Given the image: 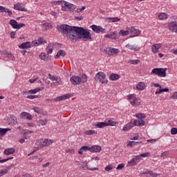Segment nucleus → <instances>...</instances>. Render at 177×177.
Segmentation results:
<instances>
[{"label":"nucleus","mask_w":177,"mask_h":177,"mask_svg":"<svg viewBox=\"0 0 177 177\" xmlns=\"http://www.w3.org/2000/svg\"><path fill=\"white\" fill-rule=\"evenodd\" d=\"M58 31L65 35L68 39L77 41L83 39V41H89L92 39V35L86 29L81 27L71 26L68 25H61L58 28Z\"/></svg>","instance_id":"obj_1"},{"label":"nucleus","mask_w":177,"mask_h":177,"mask_svg":"<svg viewBox=\"0 0 177 177\" xmlns=\"http://www.w3.org/2000/svg\"><path fill=\"white\" fill-rule=\"evenodd\" d=\"M55 3L57 5H61L62 10L63 12H75L77 9V6L66 1H58Z\"/></svg>","instance_id":"obj_2"},{"label":"nucleus","mask_w":177,"mask_h":177,"mask_svg":"<svg viewBox=\"0 0 177 177\" xmlns=\"http://www.w3.org/2000/svg\"><path fill=\"white\" fill-rule=\"evenodd\" d=\"M55 141L50 138H41L36 141L37 146H39L40 149H44V147H49L52 146Z\"/></svg>","instance_id":"obj_3"},{"label":"nucleus","mask_w":177,"mask_h":177,"mask_svg":"<svg viewBox=\"0 0 177 177\" xmlns=\"http://www.w3.org/2000/svg\"><path fill=\"white\" fill-rule=\"evenodd\" d=\"M151 74L152 75H157L161 78H165V77H167V68H155L151 71Z\"/></svg>","instance_id":"obj_4"},{"label":"nucleus","mask_w":177,"mask_h":177,"mask_svg":"<svg viewBox=\"0 0 177 177\" xmlns=\"http://www.w3.org/2000/svg\"><path fill=\"white\" fill-rule=\"evenodd\" d=\"M127 100H129L130 104L134 106H140V103H142V100L140 98L136 97L135 94L128 95Z\"/></svg>","instance_id":"obj_5"},{"label":"nucleus","mask_w":177,"mask_h":177,"mask_svg":"<svg viewBox=\"0 0 177 177\" xmlns=\"http://www.w3.org/2000/svg\"><path fill=\"white\" fill-rule=\"evenodd\" d=\"M95 80L97 82H101V84H107L109 80L106 78V74L103 72H98L95 77Z\"/></svg>","instance_id":"obj_6"},{"label":"nucleus","mask_w":177,"mask_h":177,"mask_svg":"<svg viewBox=\"0 0 177 177\" xmlns=\"http://www.w3.org/2000/svg\"><path fill=\"white\" fill-rule=\"evenodd\" d=\"M106 55L109 56H117L120 53V50L111 47H106L104 49Z\"/></svg>","instance_id":"obj_7"},{"label":"nucleus","mask_w":177,"mask_h":177,"mask_svg":"<svg viewBox=\"0 0 177 177\" xmlns=\"http://www.w3.org/2000/svg\"><path fill=\"white\" fill-rule=\"evenodd\" d=\"M127 30H129V32L130 34V38H133L135 37H138V35H140V30L138 29H136L133 26L127 27Z\"/></svg>","instance_id":"obj_8"},{"label":"nucleus","mask_w":177,"mask_h":177,"mask_svg":"<svg viewBox=\"0 0 177 177\" xmlns=\"http://www.w3.org/2000/svg\"><path fill=\"white\" fill-rule=\"evenodd\" d=\"M90 28H91V30H93V31H94L96 34H99L100 32L106 34V31H107L106 28H103L102 26L97 25H91Z\"/></svg>","instance_id":"obj_9"},{"label":"nucleus","mask_w":177,"mask_h":177,"mask_svg":"<svg viewBox=\"0 0 177 177\" xmlns=\"http://www.w3.org/2000/svg\"><path fill=\"white\" fill-rule=\"evenodd\" d=\"M82 81V79L80 76H72L70 78V82L73 84V85H80Z\"/></svg>","instance_id":"obj_10"},{"label":"nucleus","mask_w":177,"mask_h":177,"mask_svg":"<svg viewBox=\"0 0 177 177\" xmlns=\"http://www.w3.org/2000/svg\"><path fill=\"white\" fill-rule=\"evenodd\" d=\"M73 95L71 93L65 94L59 97H57L54 99V102H62V100H67L72 97Z\"/></svg>","instance_id":"obj_11"},{"label":"nucleus","mask_w":177,"mask_h":177,"mask_svg":"<svg viewBox=\"0 0 177 177\" xmlns=\"http://www.w3.org/2000/svg\"><path fill=\"white\" fill-rule=\"evenodd\" d=\"M19 117L21 120H28V121L32 120V115L30 114L28 112L21 113Z\"/></svg>","instance_id":"obj_12"},{"label":"nucleus","mask_w":177,"mask_h":177,"mask_svg":"<svg viewBox=\"0 0 177 177\" xmlns=\"http://www.w3.org/2000/svg\"><path fill=\"white\" fill-rule=\"evenodd\" d=\"M140 160H142V158H139L138 156H134L129 162H128L129 167H133V165H136Z\"/></svg>","instance_id":"obj_13"},{"label":"nucleus","mask_w":177,"mask_h":177,"mask_svg":"<svg viewBox=\"0 0 177 177\" xmlns=\"http://www.w3.org/2000/svg\"><path fill=\"white\" fill-rule=\"evenodd\" d=\"M46 44V40L43 37H39L37 40H35L31 43V46H37V45H42Z\"/></svg>","instance_id":"obj_14"},{"label":"nucleus","mask_w":177,"mask_h":177,"mask_svg":"<svg viewBox=\"0 0 177 177\" xmlns=\"http://www.w3.org/2000/svg\"><path fill=\"white\" fill-rule=\"evenodd\" d=\"M39 59H41V60H44V62H50L52 59V56L49 55V54H47V53H41L39 55Z\"/></svg>","instance_id":"obj_15"},{"label":"nucleus","mask_w":177,"mask_h":177,"mask_svg":"<svg viewBox=\"0 0 177 177\" xmlns=\"http://www.w3.org/2000/svg\"><path fill=\"white\" fill-rule=\"evenodd\" d=\"M113 118H106L105 120V124L106 127H115L118 125V122L113 121Z\"/></svg>","instance_id":"obj_16"},{"label":"nucleus","mask_w":177,"mask_h":177,"mask_svg":"<svg viewBox=\"0 0 177 177\" xmlns=\"http://www.w3.org/2000/svg\"><path fill=\"white\" fill-rule=\"evenodd\" d=\"M162 48V44H155L151 46V52L153 53H158L160 48Z\"/></svg>","instance_id":"obj_17"},{"label":"nucleus","mask_w":177,"mask_h":177,"mask_svg":"<svg viewBox=\"0 0 177 177\" xmlns=\"http://www.w3.org/2000/svg\"><path fill=\"white\" fill-rule=\"evenodd\" d=\"M81 167L84 171H86L87 169L88 171H99V168L97 167H94V168L88 167V162L86 161L83 162L82 164L81 165Z\"/></svg>","instance_id":"obj_18"},{"label":"nucleus","mask_w":177,"mask_h":177,"mask_svg":"<svg viewBox=\"0 0 177 177\" xmlns=\"http://www.w3.org/2000/svg\"><path fill=\"white\" fill-rule=\"evenodd\" d=\"M169 30L171 31V32H176L177 34V23L175 21L170 22L168 24Z\"/></svg>","instance_id":"obj_19"},{"label":"nucleus","mask_w":177,"mask_h":177,"mask_svg":"<svg viewBox=\"0 0 177 177\" xmlns=\"http://www.w3.org/2000/svg\"><path fill=\"white\" fill-rule=\"evenodd\" d=\"M14 9L15 10H19L20 12H28V10L27 8L23 7L21 3H17L15 5H14Z\"/></svg>","instance_id":"obj_20"},{"label":"nucleus","mask_w":177,"mask_h":177,"mask_svg":"<svg viewBox=\"0 0 177 177\" xmlns=\"http://www.w3.org/2000/svg\"><path fill=\"white\" fill-rule=\"evenodd\" d=\"M125 48H127V49H129V50H134V52H138V50H140V48L138 47V46L131 44V43H128L125 46Z\"/></svg>","instance_id":"obj_21"},{"label":"nucleus","mask_w":177,"mask_h":177,"mask_svg":"<svg viewBox=\"0 0 177 177\" xmlns=\"http://www.w3.org/2000/svg\"><path fill=\"white\" fill-rule=\"evenodd\" d=\"M102 151V147L100 145H93L90 147V153H100Z\"/></svg>","instance_id":"obj_22"},{"label":"nucleus","mask_w":177,"mask_h":177,"mask_svg":"<svg viewBox=\"0 0 177 177\" xmlns=\"http://www.w3.org/2000/svg\"><path fill=\"white\" fill-rule=\"evenodd\" d=\"M145 121L142 118H138L133 122L134 127H143L145 126Z\"/></svg>","instance_id":"obj_23"},{"label":"nucleus","mask_w":177,"mask_h":177,"mask_svg":"<svg viewBox=\"0 0 177 177\" xmlns=\"http://www.w3.org/2000/svg\"><path fill=\"white\" fill-rule=\"evenodd\" d=\"M134 127L133 122L131 121L123 127L122 130L124 131V132H127V131H130V129H132Z\"/></svg>","instance_id":"obj_24"},{"label":"nucleus","mask_w":177,"mask_h":177,"mask_svg":"<svg viewBox=\"0 0 177 177\" xmlns=\"http://www.w3.org/2000/svg\"><path fill=\"white\" fill-rule=\"evenodd\" d=\"M136 89L137 91H145L146 89V84L145 82H140L136 84Z\"/></svg>","instance_id":"obj_25"},{"label":"nucleus","mask_w":177,"mask_h":177,"mask_svg":"<svg viewBox=\"0 0 177 177\" xmlns=\"http://www.w3.org/2000/svg\"><path fill=\"white\" fill-rule=\"evenodd\" d=\"M31 42L27 41L25 43H22L21 45L19 46V49H28V48H31Z\"/></svg>","instance_id":"obj_26"},{"label":"nucleus","mask_w":177,"mask_h":177,"mask_svg":"<svg viewBox=\"0 0 177 177\" xmlns=\"http://www.w3.org/2000/svg\"><path fill=\"white\" fill-rule=\"evenodd\" d=\"M9 131H10V129L9 128H6V129L0 128V140H2V138H3V136H5V135L6 134V132H9Z\"/></svg>","instance_id":"obj_27"},{"label":"nucleus","mask_w":177,"mask_h":177,"mask_svg":"<svg viewBox=\"0 0 177 177\" xmlns=\"http://www.w3.org/2000/svg\"><path fill=\"white\" fill-rule=\"evenodd\" d=\"M53 46L54 45L52 43L48 44L47 48L46 49V52L48 55L52 54V53L53 52Z\"/></svg>","instance_id":"obj_28"},{"label":"nucleus","mask_w":177,"mask_h":177,"mask_svg":"<svg viewBox=\"0 0 177 177\" xmlns=\"http://www.w3.org/2000/svg\"><path fill=\"white\" fill-rule=\"evenodd\" d=\"M41 89L39 88H36L32 90L27 91H24L23 93H29V95H35L37 92H40Z\"/></svg>","instance_id":"obj_29"},{"label":"nucleus","mask_w":177,"mask_h":177,"mask_svg":"<svg viewBox=\"0 0 177 177\" xmlns=\"http://www.w3.org/2000/svg\"><path fill=\"white\" fill-rule=\"evenodd\" d=\"M119 35L121 37H127V35H129V29H128V27L126 28V30H120L119 32Z\"/></svg>","instance_id":"obj_30"},{"label":"nucleus","mask_w":177,"mask_h":177,"mask_svg":"<svg viewBox=\"0 0 177 177\" xmlns=\"http://www.w3.org/2000/svg\"><path fill=\"white\" fill-rule=\"evenodd\" d=\"M84 151H90V147L88 146L82 147L78 151V154L82 155Z\"/></svg>","instance_id":"obj_31"},{"label":"nucleus","mask_w":177,"mask_h":177,"mask_svg":"<svg viewBox=\"0 0 177 177\" xmlns=\"http://www.w3.org/2000/svg\"><path fill=\"white\" fill-rule=\"evenodd\" d=\"M60 56H62V57H64V56H66V51L63 50H59L57 52V55L55 56V59H59Z\"/></svg>","instance_id":"obj_32"},{"label":"nucleus","mask_w":177,"mask_h":177,"mask_svg":"<svg viewBox=\"0 0 177 177\" xmlns=\"http://www.w3.org/2000/svg\"><path fill=\"white\" fill-rule=\"evenodd\" d=\"M105 38H111V39H118V35L117 34V32H114L113 34L106 35Z\"/></svg>","instance_id":"obj_33"},{"label":"nucleus","mask_w":177,"mask_h":177,"mask_svg":"<svg viewBox=\"0 0 177 177\" xmlns=\"http://www.w3.org/2000/svg\"><path fill=\"white\" fill-rule=\"evenodd\" d=\"M109 80H111V81H117V80H120V75L112 73L109 76Z\"/></svg>","instance_id":"obj_34"},{"label":"nucleus","mask_w":177,"mask_h":177,"mask_svg":"<svg viewBox=\"0 0 177 177\" xmlns=\"http://www.w3.org/2000/svg\"><path fill=\"white\" fill-rule=\"evenodd\" d=\"M142 144V141L140 142H135V141H130L129 144L127 145V147H132V146H138V145Z\"/></svg>","instance_id":"obj_35"},{"label":"nucleus","mask_w":177,"mask_h":177,"mask_svg":"<svg viewBox=\"0 0 177 177\" xmlns=\"http://www.w3.org/2000/svg\"><path fill=\"white\" fill-rule=\"evenodd\" d=\"M95 127L97 128H105V127H107L106 124V122H97L95 124Z\"/></svg>","instance_id":"obj_36"},{"label":"nucleus","mask_w":177,"mask_h":177,"mask_svg":"<svg viewBox=\"0 0 177 177\" xmlns=\"http://www.w3.org/2000/svg\"><path fill=\"white\" fill-rule=\"evenodd\" d=\"M158 19L160 20H165V19H168V15H167V13H165V12H162V13L159 14Z\"/></svg>","instance_id":"obj_37"},{"label":"nucleus","mask_w":177,"mask_h":177,"mask_svg":"<svg viewBox=\"0 0 177 177\" xmlns=\"http://www.w3.org/2000/svg\"><path fill=\"white\" fill-rule=\"evenodd\" d=\"M169 88H162V87L159 88V90L155 92V95H161L162 92H169Z\"/></svg>","instance_id":"obj_38"},{"label":"nucleus","mask_w":177,"mask_h":177,"mask_svg":"<svg viewBox=\"0 0 177 177\" xmlns=\"http://www.w3.org/2000/svg\"><path fill=\"white\" fill-rule=\"evenodd\" d=\"M37 124H38L39 127H44V126H45L46 124H48V120H46L45 118L41 119L37 122Z\"/></svg>","instance_id":"obj_39"},{"label":"nucleus","mask_w":177,"mask_h":177,"mask_svg":"<svg viewBox=\"0 0 177 177\" xmlns=\"http://www.w3.org/2000/svg\"><path fill=\"white\" fill-rule=\"evenodd\" d=\"M108 20L110 23H118V21H120V20H121V19L115 17H109V18H108Z\"/></svg>","instance_id":"obj_40"},{"label":"nucleus","mask_w":177,"mask_h":177,"mask_svg":"<svg viewBox=\"0 0 177 177\" xmlns=\"http://www.w3.org/2000/svg\"><path fill=\"white\" fill-rule=\"evenodd\" d=\"M4 153L6 156H9V154H14L15 149L14 148H9L4 151Z\"/></svg>","instance_id":"obj_41"},{"label":"nucleus","mask_w":177,"mask_h":177,"mask_svg":"<svg viewBox=\"0 0 177 177\" xmlns=\"http://www.w3.org/2000/svg\"><path fill=\"white\" fill-rule=\"evenodd\" d=\"M42 27L46 30V31H48V30H51L52 24L49 23H44L42 24Z\"/></svg>","instance_id":"obj_42"},{"label":"nucleus","mask_w":177,"mask_h":177,"mask_svg":"<svg viewBox=\"0 0 177 177\" xmlns=\"http://www.w3.org/2000/svg\"><path fill=\"white\" fill-rule=\"evenodd\" d=\"M9 167H6L5 169H2L0 171V177L1 176H4V175H6L8 174V172H9Z\"/></svg>","instance_id":"obj_43"},{"label":"nucleus","mask_w":177,"mask_h":177,"mask_svg":"<svg viewBox=\"0 0 177 177\" xmlns=\"http://www.w3.org/2000/svg\"><path fill=\"white\" fill-rule=\"evenodd\" d=\"M18 22L15 19H11L9 21V24L12 26V28H17Z\"/></svg>","instance_id":"obj_44"},{"label":"nucleus","mask_w":177,"mask_h":177,"mask_svg":"<svg viewBox=\"0 0 177 177\" xmlns=\"http://www.w3.org/2000/svg\"><path fill=\"white\" fill-rule=\"evenodd\" d=\"M53 86H57V85H62V78L60 77H58V80H55V82H52L51 83Z\"/></svg>","instance_id":"obj_45"},{"label":"nucleus","mask_w":177,"mask_h":177,"mask_svg":"<svg viewBox=\"0 0 177 177\" xmlns=\"http://www.w3.org/2000/svg\"><path fill=\"white\" fill-rule=\"evenodd\" d=\"M30 133H34V131L30 130L26 131L24 133V138L30 139V136H28V135H30Z\"/></svg>","instance_id":"obj_46"},{"label":"nucleus","mask_w":177,"mask_h":177,"mask_svg":"<svg viewBox=\"0 0 177 177\" xmlns=\"http://www.w3.org/2000/svg\"><path fill=\"white\" fill-rule=\"evenodd\" d=\"M48 78L50 81H57L59 80V76L52 75L50 73L48 74Z\"/></svg>","instance_id":"obj_47"},{"label":"nucleus","mask_w":177,"mask_h":177,"mask_svg":"<svg viewBox=\"0 0 177 177\" xmlns=\"http://www.w3.org/2000/svg\"><path fill=\"white\" fill-rule=\"evenodd\" d=\"M95 133H97V131H96L95 130H87V131H84V134L88 135V136L93 135Z\"/></svg>","instance_id":"obj_48"},{"label":"nucleus","mask_w":177,"mask_h":177,"mask_svg":"<svg viewBox=\"0 0 177 177\" xmlns=\"http://www.w3.org/2000/svg\"><path fill=\"white\" fill-rule=\"evenodd\" d=\"M151 153L150 152H147V153H141L140 155H138V156L139 157V158H142V157L143 158H145L146 157H150Z\"/></svg>","instance_id":"obj_49"},{"label":"nucleus","mask_w":177,"mask_h":177,"mask_svg":"<svg viewBox=\"0 0 177 177\" xmlns=\"http://www.w3.org/2000/svg\"><path fill=\"white\" fill-rule=\"evenodd\" d=\"M6 56L8 59H10V60H12V62H15V55H13V54L7 53L6 54Z\"/></svg>","instance_id":"obj_50"},{"label":"nucleus","mask_w":177,"mask_h":177,"mask_svg":"<svg viewBox=\"0 0 177 177\" xmlns=\"http://www.w3.org/2000/svg\"><path fill=\"white\" fill-rule=\"evenodd\" d=\"M27 99H30V100H32L33 99H39V95H28L26 97Z\"/></svg>","instance_id":"obj_51"},{"label":"nucleus","mask_w":177,"mask_h":177,"mask_svg":"<svg viewBox=\"0 0 177 177\" xmlns=\"http://www.w3.org/2000/svg\"><path fill=\"white\" fill-rule=\"evenodd\" d=\"M81 79L82 84H85L88 81V76L86 75H82Z\"/></svg>","instance_id":"obj_52"},{"label":"nucleus","mask_w":177,"mask_h":177,"mask_svg":"<svg viewBox=\"0 0 177 177\" xmlns=\"http://www.w3.org/2000/svg\"><path fill=\"white\" fill-rule=\"evenodd\" d=\"M114 167H113V165H109L104 168V171L106 172H109V171H111Z\"/></svg>","instance_id":"obj_53"},{"label":"nucleus","mask_w":177,"mask_h":177,"mask_svg":"<svg viewBox=\"0 0 177 177\" xmlns=\"http://www.w3.org/2000/svg\"><path fill=\"white\" fill-rule=\"evenodd\" d=\"M66 153H69L70 154H74V153H75V149H73V148H68L67 149H66Z\"/></svg>","instance_id":"obj_54"},{"label":"nucleus","mask_w":177,"mask_h":177,"mask_svg":"<svg viewBox=\"0 0 177 177\" xmlns=\"http://www.w3.org/2000/svg\"><path fill=\"white\" fill-rule=\"evenodd\" d=\"M129 63L131 64H139L140 63V60L139 59H131L129 61Z\"/></svg>","instance_id":"obj_55"},{"label":"nucleus","mask_w":177,"mask_h":177,"mask_svg":"<svg viewBox=\"0 0 177 177\" xmlns=\"http://www.w3.org/2000/svg\"><path fill=\"white\" fill-rule=\"evenodd\" d=\"M136 118H146V115L144 113H137L136 115Z\"/></svg>","instance_id":"obj_56"},{"label":"nucleus","mask_w":177,"mask_h":177,"mask_svg":"<svg viewBox=\"0 0 177 177\" xmlns=\"http://www.w3.org/2000/svg\"><path fill=\"white\" fill-rule=\"evenodd\" d=\"M84 9H86V7L83 6L81 8H76L75 12H77V13H81V12H84Z\"/></svg>","instance_id":"obj_57"},{"label":"nucleus","mask_w":177,"mask_h":177,"mask_svg":"<svg viewBox=\"0 0 177 177\" xmlns=\"http://www.w3.org/2000/svg\"><path fill=\"white\" fill-rule=\"evenodd\" d=\"M177 133V129L174 127L171 129V135H176Z\"/></svg>","instance_id":"obj_58"},{"label":"nucleus","mask_w":177,"mask_h":177,"mask_svg":"<svg viewBox=\"0 0 177 177\" xmlns=\"http://www.w3.org/2000/svg\"><path fill=\"white\" fill-rule=\"evenodd\" d=\"M125 167V165L124 163L119 164L118 167H116V169H122Z\"/></svg>","instance_id":"obj_59"},{"label":"nucleus","mask_w":177,"mask_h":177,"mask_svg":"<svg viewBox=\"0 0 177 177\" xmlns=\"http://www.w3.org/2000/svg\"><path fill=\"white\" fill-rule=\"evenodd\" d=\"M171 99H173L174 100H177V91L173 93V95H171Z\"/></svg>","instance_id":"obj_60"},{"label":"nucleus","mask_w":177,"mask_h":177,"mask_svg":"<svg viewBox=\"0 0 177 177\" xmlns=\"http://www.w3.org/2000/svg\"><path fill=\"white\" fill-rule=\"evenodd\" d=\"M50 166V162H47L41 165L42 168H46Z\"/></svg>","instance_id":"obj_61"},{"label":"nucleus","mask_w":177,"mask_h":177,"mask_svg":"<svg viewBox=\"0 0 177 177\" xmlns=\"http://www.w3.org/2000/svg\"><path fill=\"white\" fill-rule=\"evenodd\" d=\"M5 13H8V16H12L13 15V12H12V10H9V8L6 9Z\"/></svg>","instance_id":"obj_62"},{"label":"nucleus","mask_w":177,"mask_h":177,"mask_svg":"<svg viewBox=\"0 0 177 177\" xmlns=\"http://www.w3.org/2000/svg\"><path fill=\"white\" fill-rule=\"evenodd\" d=\"M23 27H26V24L18 23L17 25V28H18V29L21 28Z\"/></svg>","instance_id":"obj_63"},{"label":"nucleus","mask_w":177,"mask_h":177,"mask_svg":"<svg viewBox=\"0 0 177 177\" xmlns=\"http://www.w3.org/2000/svg\"><path fill=\"white\" fill-rule=\"evenodd\" d=\"M5 12H6V8L0 6V13H3Z\"/></svg>","instance_id":"obj_64"}]
</instances>
